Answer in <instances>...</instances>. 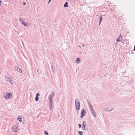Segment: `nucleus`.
I'll return each mask as SVG.
<instances>
[{
    "label": "nucleus",
    "mask_w": 135,
    "mask_h": 135,
    "mask_svg": "<svg viewBox=\"0 0 135 135\" xmlns=\"http://www.w3.org/2000/svg\"><path fill=\"white\" fill-rule=\"evenodd\" d=\"M7 81L10 82L11 83H12L11 81V80L10 78H9L8 77H7Z\"/></svg>",
    "instance_id": "obj_10"
},
{
    "label": "nucleus",
    "mask_w": 135,
    "mask_h": 135,
    "mask_svg": "<svg viewBox=\"0 0 135 135\" xmlns=\"http://www.w3.org/2000/svg\"><path fill=\"white\" fill-rule=\"evenodd\" d=\"M38 99H39V98L38 97V96H36L35 97V99L36 101H38Z\"/></svg>",
    "instance_id": "obj_17"
},
{
    "label": "nucleus",
    "mask_w": 135,
    "mask_h": 135,
    "mask_svg": "<svg viewBox=\"0 0 135 135\" xmlns=\"http://www.w3.org/2000/svg\"><path fill=\"white\" fill-rule=\"evenodd\" d=\"M44 133L46 135H49V134H48V132L46 131H44Z\"/></svg>",
    "instance_id": "obj_19"
},
{
    "label": "nucleus",
    "mask_w": 135,
    "mask_h": 135,
    "mask_svg": "<svg viewBox=\"0 0 135 135\" xmlns=\"http://www.w3.org/2000/svg\"><path fill=\"white\" fill-rule=\"evenodd\" d=\"M117 41H119V40H117Z\"/></svg>",
    "instance_id": "obj_27"
},
{
    "label": "nucleus",
    "mask_w": 135,
    "mask_h": 135,
    "mask_svg": "<svg viewBox=\"0 0 135 135\" xmlns=\"http://www.w3.org/2000/svg\"><path fill=\"white\" fill-rule=\"evenodd\" d=\"M133 50L134 51H135V45L134 46V49Z\"/></svg>",
    "instance_id": "obj_24"
},
{
    "label": "nucleus",
    "mask_w": 135,
    "mask_h": 135,
    "mask_svg": "<svg viewBox=\"0 0 135 135\" xmlns=\"http://www.w3.org/2000/svg\"><path fill=\"white\" fill-rule=\"evenodd\" d=\"M52 99L51 98H50V102H49V106L50 109H51L52 108Z\"/></svg>",
    "instance_id": "obj_4"
},
{
    "label": "nucleus",
    "mask_w": 135,
    "mask_h": 135,
    "mask_svg": "<svg viewBox=\"0 0 135 135\" xmlns=\"http://www.w3.org/2000/svg\"><path fill=\"white\" fill-rule=\"evenodd\" d=\"M102 19H103V18L102 17H101V16H100V22L99 23V25H100V23L102 20Z\"/></svg>",
    "instance_id": "obj_13"
},
{
    "label": "nucleus",
    "mask_w": 135,
    "mask_h": 135,
    "mask_svg": "<svg viewBox=\"0 0 135 135\" xmlns=\"http://www.w3.org/2000/svg\"><path fill=\"white\" fill-rule=\"evenodd\" d=\"M65 7H68V2H66L64 5Z\"/></svg>",
    "instance_id": "obj_15"
},
{
    "label": "nucleus",
    "mask_w": 135,
    "mask_h": 135,
    "mask_svg": "<svg viewBox=\"0 0 135 135\" xmlns=\"http://www.w3.org/2000/svg\"><path fill=\"white\" fill-rule=\"evenodd\" d=\"M75 104L76 110H79L80 109V103L79 102L78 99H76L75 100Z\"/></svg>",
    "instance_id": "obj_1"
},
{
    "label": "nucleus",
    "mask_w": 135,
    "mask_h": 135,
    "mask_svg": "<svg viewBox=\"0 0 135 135\" xmlns=\"http://www.w3.org/2000/svg\"><path fill=\"white\" fill-rule=\"evenodd\" d=\"M23 4L24 5H25L26 4V3L25 2H23Z\"/></svg>",
    "instance_id": "obj_23"
},
{
    "label": "nucleus",
    "mask_w": 135,
    "mask_h": 135,
    "mask_svg": "<svg viewBox=\"0 0 135 135\" xmlns=\"http://www.w3.org/2000/svg\"><path fill=\"white\" fill-rule=\"evenodd\" d=\"M51 0H49V3L51 1Z\"/></svg>",
    "instance_id": "obj_25"
},
{
    "label": "nucleus",
    "mask_w": 135,
    "mask_h": 135,
    "mask_svg": "<svg viewBox=\"0 0 135 135\" xmlns=\"http://www.w3.org/2000/svg\"><path fill=\"white\" fill-rule=\"evenodd\" d=\"M86 111L84 109H83L81 112V118H82L85 114Z\"/></svg>",
    "instance_id": "obj_2"
},
{
    "label": "nucleus",
    "mask_w": 135,
    "mask_h": 135,
    "mask_svg": "<svg viewBox=\"0 0 135 135\" xmlns=\"http://www.w3.org/2000/svg\"><path fill=\"white\" fill-rule=\"evenodd\" d=\"M85 123V122H83V129H85V124H84V123Z\"/></svg>",
    "instance_id": "obj_9"
},
{
    "label": "nucleus",
    "mask_w": 135,
    "mask_h": 135,
    "mask_svg": "<svg viewBox=\"0 0 135 135\" xmlns=\"http://www.w3.org/2000/svg\"><path fill=\"white\" fill-rule=\"evenodd\" d=\"M40 95V94H39V93H37V94H36V96H38H38H39Z\"/></svg>",
    "instance_id": "obj_20"
},
{
    "label": "nucleus",
    "mask_w": 135,
    "mask_h": 135,
    "mask_svg": "<svg viewBox=\"0 0 135 135\" xmlns=\"http://www.w3.org/2000/svg\"><path fill=\"white\" fill-rule=\"evenodd\" d=\"M76 61L78 62H80V59L79 58H77L76 60Z\"/></svg>",
    "instance_id": "obj_11"
},
{
    "label": "nucleus",
    "mask_w": 135,
    "mask_h": 135,
    "mask_svg": "<svg viewBox=\"0 0 135 135\" xmlns=\"http://www.w3.org/2000/svg\"><path fill=\"white\" fill-rule=\"evenodd\" d=\"M54 93H52L50 95V98H51V99H52V98L54 97Z\"/></svg>",
    "instance_id": "obj_12"
},
{
    "label": "nucleus",
    "mask_w": 135,
    "mask_h": 135,
    "mask_svg": "<svg viewBox=\"0 0 135 135\" xmlns=\"http://www.w3.org/2000/svg\"><path fill=\"white\" fill-rule=\"evenodd\" d=\"M18 119L20 122L22 121V118L21 116H19L18 117Z\"/></svg>",
    "instance_id": "obj_8"
},
{
    "label": "nucleus",
    "mask_w": 135,
    "mask_h": 135,
    "mask_svg": "<svg viewBox=\"0 0 135 135\" xmlns=\"http://www.w3.org/2000/svg\"><path fill=\"white\" fill-rule=\"evenodd\" d=\"M121 37V35L120 36H119V37Z\"/></svg>",
    "instance_id": "obj_26"
},
{
    "label": "nucleus",
    "mask_w": 135,
    "mask_h": 135,
    "mask_svg": "<svg viewBox=\"0 0 135 135\" xmlns=\"http://www.w3.org/2000/svg\"><path fill=\"white\" fill-rule=\"evenodd\" d=\"M12 130L14 132H16L17 130V127L15 126H14L12 128Z\"/></svg>",
    "instance_id": "obj_5"
},
{
    "label": "nucleus",
    "mask_w": 135,
    "mask_h": 135,
    "mask_svg": "<svg viewBox=\"0 0 135 135\" xmlns=\"http://www.w3.org/2000/svg\"><path fill=\"white\" fill-rule=\"evenodd\" d=\"M17 70L20 73L22 72L21 69L20 68H18L17 69Z\"/></svg>",
    "instance_id": "obj_14"
},
{
    "label": "nucleus",
    "mask_w": 135,
    "mask_h": 135,
    "mask_svg": "<svg viewBox=\"0 0 135 135\" xmlns=\"http://www.w3.org/2000/svg\"><path fill=\"white\" fill-rule=\"evenodd\" d=\"M89 108L90 109V111L91 112H93V107L91 105V104L90 103H89Z\"/></svg>",
    "instance_id": "obj_7"
},
{
    "label": "nucleus",
    "mask_w": 135,
    "mask_h": 135,
    "mask_svg": "<svg viewBox=\"0 0 135 135\" xmlns=\"http://www.w3.org/2000/svg\"><path fill=\"white\" fill-rule=\"evenodd\" d=\"M2 2V1H1L0 0V6L1 5V3Z\"/></svg>",
    "instance_id": "obj_22"
},
{
    "label": "nucleus",
    "mask_w": 135,
    "mask_h": 135,
    "mask_svg": "<svg viewBox=\"0 0 135 135\" xmlns=\"http://www.w3.org/2000/svg\"><path fill=\"white\" fill-rule=\"evenodd\" d=\"M91 112L93 114L94 116L95 117H96V114H95V113L94 112V111L93 110V112Z\"/></svg>",
    "instance_id": "obj_16"
},
{
    "label": "nucleus",
    "mask_w": 135,
    "mask_h": 135,
    "mask_svg": "<svg viewBox=\"0 0 135 135\" xmlns=\"http://www.w3.org/2000/svg\"><path fill=\"white\" fill-rule=\"evenodd\" d=\"M79 47H80V46H79Z\"/></svg>",
    "instance_id": "obj_28"
},
{
    "label": "nucleus",
    "mask_w": 135,
    "mask_h": 135,
    "mask_svg": "<svg viewBox=\"0 0 135 135\" xmlns=\"http://www.w3.org/2000/svg\"><path fill=\"white\" fill-rule=\"evenodd\" d=\"M79 134L80 135H83V132L81 131H79Z\"/></svg>",
    "instance_id": "obj_18"
},
{
    "label": "nucleus",
    "mask_w": 135,
    "mask_h": 135,
    "mask_svg": "<svg viewBox=\"0 0 135 135\" xmlns=\"http://www.w3.org/2000/svg\"><path fill=\"white\" fill-rule=\"evenodd\" d=\"M78 126H79V128H80L81 127V125L80 124H79Z\"/></svg>",
    "instance_id": "obj_21"
},
{
    "label": "nucleus",
    "mask_w": 135,
    "mask_h": 135,
    "mask_svg": "<svg viewBox=\"0 0 135 135\" xmlns=\"http://www.w3.org/2000/svg\"><path fill=\"white\" fill-rule=\"evenodd\" d=\"M20 20L21 21V23L23 24L25 26H26V23L23 21L22 19L20 18Z\"/></svg>",
    "instance_id": "obj_6"
},
{
    "label": "nucleus",
    "mask_w": 135,
    "mask_h": 135,
    "mask_svg": "<svg viewBox=\"0 0 135 135\" xmlns=\"http://www.w3.org/2000/svg\"><path fill=\"white\" fill-rule=\"evenodd\" d=\"M12 94L10 93H7L5 98L6 99H8L10 98V97L12 95Z\"/></svg>",
    "instance_id": "obj_3"
}]
</instances>
